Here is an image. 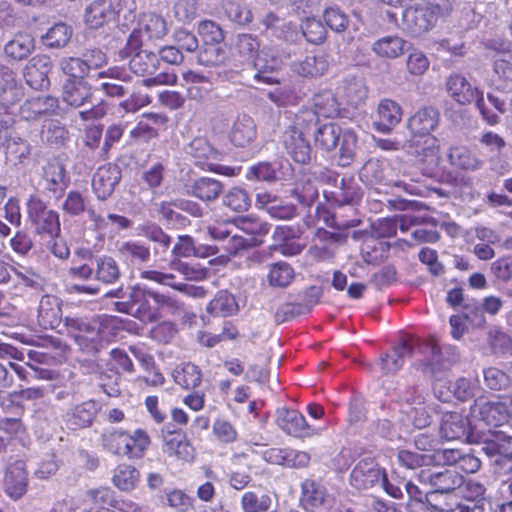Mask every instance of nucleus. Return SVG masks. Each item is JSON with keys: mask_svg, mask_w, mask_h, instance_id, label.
Wrapping results in <instances>:
<instances>
[{"mask_svg": "<svg viewBox=\"0 0 512 512\" xmlns=\"http://www.w3.org/2000/svg\"><path fill=\"white\" fill-rule=\"evenodd\" d=\"M29 477L26 463L23 459H10L5 467L3 488L5 494L12 500L21 499L27 492Z\"/></svg>", "mask_w": 512, "mask_h": 512, "instance_id": "6e6552de", "label": "nucleus"}, {"mask_svg": "<svg viewBox=\"0 0 512 512\" xmlns=\"http://www.w3.org/2000/svg\"><path fill=\"white\" fill-rule=\"evenodd\" d=\"M329 63L324 55H307L304 59L295 61L292 70L305 78H317L328 70Z\"/></svg>", "mask_w": 512, "mask_h": 512, "instance_id": "2f4dec72", "label": "nucleus"}, {"mask_svg": "<svg viewBox=\"0 0 512 512\" xmlns=\"http://www.w3.org/2000/svg\"><path fill=\"white\" fill-rule=\"evenodd\" d=\"M167 504L177 512H193L194 499L181 489H173L166 494Z\"/></svg>", "mask_w": 512, "mask_h": 512, "instance_id": "69168bd1", "label": "nucleus"}, {"mask_svg": "<svg viewBox=\"0 0 512 512\" xmlns=\"http://www.w3.org/2000/svg\"><path fill=\"white\" fill-rule=\"evenodd\" d=\"M406 41L397 35L384 36L372 45V51L380 58L395 59L404 53Z\"/></svg>", "mask_w": 512, "mask_h": 512, "instance_id": "a19ab883", "label": "nucleus"}, {"mask_svg": "<svg viewBox=\"0 0 512 512\" xmlns=\"http://www.w3.org/2000/svg\"><path fill=\"white\" fill-rule=\"evenodd\" d=\"M121 276L116 260L107 255L96 259L95 279L104 284H114Z\"/></svg>", "mask_w": 512, "mask_h": 512, "instance_id": "de8ad7c7", "label": "nucleus"}, {"mask_svg": "<svg viewBox=\"0 0 512 512\" xmlns=\"http://www.w3.org/2000/svg\"><path fill=\"white\" fill-rule=\"evenodd\" d=\"M190 154L194 158L196 165L207 168L212 166L217 159L218 152L204 138H195L190 143Z\"/></svg>", "mask_w": 512, "mask_h": 512, "instance_id": "a18cd8bd", "label": "nucleus"}, {"mask_svg": "<svg viewBox=\"0 0 512 512\" xmlns=\"http://www.w3.org/2000/svg\"><path fill=\"white\" fill-rule=\"evenodd\" d=\"M483 450L486 454L495 456L494 472L499 476H505L512 471V452L507 453L503 446L495 441H487Z\"/></svg>", "mask_w": 512, "mask_h": 512, "instance_id": "49530a36", "label": "nucleus"}, {"mask_svg": "<svg viewBox=\"0 0 512 512\" xmlns=\"http://www.w3.org/2000/svg\"><path fill=\"white\" fill-rule=\"evenodd\" d=\"M326 498V489L313 479H306L301 484L300 503L309 512H314L321 507Z\"/></svg>", "mask_w": 512, "mask_h": 512, "instance_id": "c756f323", "label": "nucleus"}, {"mask_svg": "<svg viewBox=\"0 0 512 512\" xmlns=\"http://www.w3.org/2000/svg\"><path fill=\"white\" fill-rule=\"evenodd\" d=\"M59 68L67 77L65 81L85 80L90 73L86 62L79 57L62 58L59 62Z\"/></svg>", "mask_w": 512, "mask_h": 512, "instance_id": "3c124183", "label": "nucleus"}, {"mask_svg": "<svg viewBox=\"0 0 512 512\" xmlns=\"http://www.w3.org/2000/svg\"><path fill=\"white\" fill-rule=\"evenodd\" d=\"M116 324L117 318L112 316H66L63 327L65 333L74 339L81 350L96 353L101 347V333L105 329L116 328Z\"/></svg>", "mask_w": 512, "mask_h": 512, "instance_id": "f03ea898", "label": "nucleus"}, {"mask_svg": "<svg viewBox=\"0 0 512 512\" xmlns=\"http://www.w3.org/2000/svg\"><path fill=\"white\" fill-rule=\"evenodd\" d=\"M283 146L291 159L299 164H307L311 159V145L301 133L294 130H285Z\"/></svg>", "mask_w": 512, "mask_h": 512, "instance_id": "393cba45", "label": "nucleus"}, {"mask_svg": "<svg viewBox=\"0 0 512 512\" xmlns=\"http://www.w3.org/2000/svg\"><path fill=\"white\" fill-rule=\"evenodd\" d=\"M379 470L372 463L365 460L359 461L352 469L350 483L357 489H368L378 482Z\"/></svg>", "mask_w": 512, "mask_h": 512, "instance_id": "58836bf2", "label": "nucleus"}, {"mask_svg": "<svg viewBox=\"0 0 512 512\" xmlns=\"http://www.w3.org/2000/svg\"><path fill=\"white\" fill-rule=\"evenodd\" d=\"M419 261L427 267L433 277L444 274V265L439 261L438 253L430 247H423L418 253Z\"/></svg>", "mask_w": 512, "mask_h": 512, "instance_id": "338daca9", "label": "nucleus"}, {"mask_svg": "<svg viewBox=\"0 0 512 512\" xmlns=\"http://www.w3.org/2000/svg\"><path fill=\"white\" fill-rule=\"evenodd\" d=\"M62 99L74 108L92 103V86L86 80L65 81L62 87Z\"/></svg>", "mask_w": 512, "mask_h": 512, "instance_id": "bb28decb", "label": "nucleus"}, {"mask_svg": "<svg viewBox=\"0 0 512 512\" xmlns=\"http://www.w3.org/2000/svg\"><path fill=\"white\" fill-rule=\"evenodd\" d=\"M313 111L324 118H334L340 112V103L331 90H322L313 96Z\"/></svg>", "mask_w": 512, "mask_h": 512, "instance_id": "ea45409f", "label": "nucleus"}, {"mask_svg": "<svg viewBox=\"0 0 512 512\" xmlns=\"http://www.w3.org/2000/svg\"><path fill=\"white\" fill-rule=\"evenodd\" d=\"M26 206L28 220L38 236L42 239L60 236V215L56 210L49 208L37 195H31Z\"/></svg>", "mask_w": 512, "mask_h": 512, "instance_id": "20e7f679", "label": "nucleus"}, {"mask_svg": "<svg viewBox=\"0 0 512 512\" xmlns=\"http://www.w3.org/2000/svg\"><path fill=\"white\" fill-rule=\"evenodd\" d=\"M447 95L458 105L467 106L475 102L483 90L473 87L465 76L451 73L445 82Z\"/></svg>", "mask_w": 512, "mask_h": 512, "instance_id": "f8f14e48", "label": "nucleus"}, {"mask_svg": "<svg viewBox=\"0 0 512 512\" xmlns=\"http://www.w3.org/2000/svg\"><path fill=\"white\" fill-rule=\"evenodd\" d=\"M114 306L116 311L131 315L143 324L160 320L163 310L172 315L185 311L184 302L177 297L140 286L131 287L128 299L116 301Z\"/></svg>", "mask_w": 512, "mask_h": 512, "instance_id": "f257e3e1", "label": "nucleus"}, {"mask_svg": "<svg viewBox=\"0 0 512 512\" xmlns=\"http://www.w3.org/2000/svg\"><path fill=\"white\" fill-rule=\"evenodd\" d=\"M110 370L117 374L134 372V364L129 355L121 348H114L110 351Z\"/></svg>", "mask_w": 512, "mask_h": 512, "instance_id": "774afa93", "label": "nucleus"}, {"mask_svg": "<svg viewBox=\"0 0 512 512\" xmlns=\"http://www.w3.org/2000/svg\"><path fill=\"white\" fill-rule=\"evenodd\" d=\"M117 257L128 267L139 268L150 260V247L139 240L124 241L117 247Z\"/></svg>", "mask_w": 512, "mask_h": 512, "instance_id": "5701e85b", "label": "nucleus"}, {"mask_svg": "<svg viewBox=\"0 0 512 512\" xmlns=\"http://www.w3.org/2000/svg\"><path fill=\"white\" fill-rule=\"evenodd\" d=\"M421 5H409L402 14V23L405 29L414 37H420L431 31L436 24Z\"/></svg>", "mask_w": 512, "mask_h": 512, "instance_id": "dca6fc26", "label": "nucleus"}, {"mask_svg": "<svg viewBox=\"0 0 512 512\" xmlns=\"http://www.w3.org/2000/svg\"><path fill=\"white\" fill-rule=\"evenodd\" d=\"M172 378L182 389L194 390L202 383V371L191 362H183L173 369Z\"/></svg>", "mask_w": 512, "mask_h": 512, "instance_id": "7c9ffc66", "label": "nucleus"}, {"mask_svg": "<svg viewBox=\"0 0 512 512\" xmlns=\"http://www.w3.org/2000/svg\"><path fill=\"white\" fill-rule=\"evenodd\" d=\"M85 512H118L120 501L109 486H99L85 492Z\"/></svg>", "mask_w": 512, "mask_h": 512, "instance_id": "9b49d317", "label": "nucleus"}, {"mask_svg": "<svg viewBox=\"0 0 512 512\" xmlns=\"http://www.w3.org/2000/svg\"><path fill=\"white\" fill-rule=\"evenodd\" d=\"M341 128L336 123H325L317 128L314 134V145L325 152L333 151L340 140Z\"/></svg>", "mask_w": 512, "mask_h": 512, "instance_id": "79ce46f5", "label": "nucleus"}, {"mask_svg": "<svg viewBox=\"0 0 512 512\" xmlns=\"http://www.w3.org/2000/svg\"><path fill=\"white\" fill-rule=\"evenodd\" d=\"M121 179L118 165L108 163L98 167L92 178V188L96 196L105 200L111 196Z\"/></svg>", "mask_w": 512, "mask_h": 512, "instance_id": "a211bd4d", "label": "nucleus"}, {"mask_svg": "<svg viewBox=\"0 0 512 512\" xmlns=\"http://www.w3.org/2000/svg\"><path fill=\"white\" fill-rule=\"evenodd\" d=\"M223 189L224 186L219 180L201 177L192 183L189 193L203 202H211L222 194Z\"/></svg>", "mask_w": 512, "mask_h": 512, "instance_id": "c9c22d12", "label": "nucleus"}, {"mask_svg": "<svg viewBox=\"0 0 512 512\" xmlns=\"http://www.w3.org/2000/svg\"><path fill=\"white\" fill-rule=\"evenodd\" d=\"M34 49L33 35L26 31H19L5 44L4 53L11 60L21 61L29 57Z\"/></svg>", "mask_w": 512, "mask_h": 512, "instance_id": "cd10ccee", "label": "nucleus"}, {"mask_svg": "<svg viewBox=\"0 0 512 512\" xmlns=\"http://www.w3.org/2000/svg\"><path fill=\"white\" fill-rule=\"evenodd\" d=\"M161 448L168 458L192 463L196 458V448L188 437L186 431L171 424L164 425L160 429Z\"/></svg>", "mask_w": 512, "mask_h": 512, "instance_id": "423d86ee", "label": "nucleus"}, {"mask_svg": "<svg viewBox=\"0 0 512 512\" xmlns=\"http://www.w3.org/2000/svg\"><path fill=\"white\" fill-rule=\"evenodd\" d=\"M439 122L440 113L436 108L432 106L420 108L407 121L410 137L433 136L432 132L438 127Z\"/></svg>", "mask_w": 512, "mask_h": 512, "instance_id": "ddd939ff", "label": "nucleus"}, {"mask_svg": "<svg viewBox=\"0 0 512 512\" xmlns=\"http://www.w3.org/2000/svg\"><path fill=\"white\" fill-rule=\"evenodd\" d=\"M295 278L292 266L285 261H278L270 265L267 280L270 286L285 288Z\"/></svg>", "mask_w": 512, "mask_h": 512, "instance_id": "8fccbe9b", "label": "nucleus"}, {"mask_svg": "<svg viewBox=\"0 0 512 512\" xmlns=\"http://www.w3.org/2000/svg\"><path fill=\"white\" fill-rule=\"evenodd\" d=\"M72 30L65 23H56L45 34L44 39L48 47L60 48L64 47L70 40Z\"/></svg>", "mask_w": 512, "mask_h": 512, "instance_id": "0e129e2a", "label": "nucleus"}, {"mask_svg": "<svg viewBox=\"0 0 512 512\" xmlns=\"http://www.w3.org/2000/svg\"><path fill=\"white\" fill-rule=\"evenodd\" d=\"M117 10L112 0H93L85 9L84 21L91 29H98L114 21Z\"/></svg>", "mask_w": 512, "mask_h": 512, "instance_id": "412c9836", "label": "nucleus"}, {"mask_svg": "<svg viewBox=\"0 0 512 512\" xmlns=\"http://www.w3.org/2000/svg\"><path fill=\"white\" fill-rule=\"evenodd\" d=\"M43 177L47 189L53 193L63 192L68 185L65 165L58 159H52L44 167Z\"/></svg>", "mask_w": 512, "mask_h": 512, "instance_id": "4c0bfd02", "label": "nucleus"}, {"mask_svg": "<svg viewBox=\"0 0 512 512\" xmlns=\"http://www.w3.org/2000/svg\"><path fill=\"white\" fill-rule=\"evenodd\" d=\"M409 149L423 174L434 175L441 161L439 139L435 136L410 137Z\"/></svg>", "mask_w": 512, "mask_h": 512, "instance_id": "0eeeda50", "label": "nucleus"}, {"mask_svg": "<svg viewBox=\"0 0 512 512\" xmlns=\"http://www.w3.org/2000/svg\"><path fill=\"white\" fill-rule=\"evenodd\" d=\"M59 100L55 96L40 95L28 98L19 109L20 117L26 121H37L55 115Z\"/></svg>", "mask_w": 512, "mask_h": 512, "instance_id": "9d476101", "label": "nucleus"}, {"mask_svg": "<svg viewBox=\"0 0 512 512\" xmlns=\"http://www.w3.org/2000/svg\"><path fill=\"white\" fill-rule=\"evenodd\" d=\"M318 120L319 117L312 108L302 107L294 114L292 122L286 130H294L304 135L305 132L310 131L318 123Z\"/></svg>", "mask_w": 512, "mask_h": 512, "instance_id": "6e6d98bb", "label": "nucleus"}, {"mask_svg": "<svg viewBox=\"0 0 512 512\" xmlns=\"http://www.w3.org/2000/svg\"><path fill=\"white\" fill-rule=\"evenodd\" d=\"M440 432L442 437L446 440L461 439L466 434L465 423L458 415H448L441 423Z\"/></svg>", "mask_w": 512, "mask_h": 512, "instance_id": "680f3d73", "label": "nucleus"}, {"mask_svg": "<svg viewBox=\"0 0 512 512\" xmlns=\"http://www.w3.org/2000/svg\"><path fill=\"white\" fill-rule=\"evenodd\" d=\"M481 420L490 427H501L509 423L510 413L507 405L501 401H488L481 405Z\"/></svg>", "mask_w": 512, "mask_h": 512, "instance_id": "72a5a7b5", "label": "nucleus"}, {"mask_svg": "<svg viewBox=\"0 0 512 512\" xmlns=\"http://www.w3.org/2000/svg\"><path fill=\"white\" fill-rule=\"evenodd\" d=\"M51 66L50 57L45 54H37L30 58L23 72L26 83L33 89H42L48 85Z\"/></svg>", "mask_w": 512, "mask_h": 512, "instance_id": "aec40b11", "label": "nucleus"}, {"mask_svg": "<svg viewBox=\"0 0 512 512\" xmlns=\"http://www.w3.org/2000/svg\"><path fill=\"white\" fill-rule=\"evenodd\" d=\"M223 204L234 212L242 213L250 208L251 199L246 190L233 187L224 195Z\"/></svg>", "mask_w": 512, "mask_h": 512, "instance_id": "4d7b16f0", "label": "nucleus"}, {"mask_svg": "<svg viewBox=\"0 0 512 512\" xmlns=\"http://www.w3.org/2000/svg\"><path fill=\"white\" fill-rule=\"evenodd\" d=\"M99 407L94 400H87L75 405L64 416L66 426L71 430L90 427L95 421Z\"/></svg>", "mask_w": 512, "mask_h": 512, "instance_id": "4be33fe9", "label": "nucleus"}, {"mask_svg": "<svg viewBox=\"0 0 512 512\" xmlns=\"http://www.w3.org/2000/svg\"><path fill=\"white\" fill-rule=\"evenodd\" d=\"M256 135L257 128L253 118L242 115L233 123L229 139L236 147H247L256 139Z\"/></svg>", "mask_w": 512, "mask_h": 512, "instance_id": "c85d7f7f", "label": "nucleus"}, {"mask_svg": "<svg viewBox=\"0 0 512 512\" xmlns=\"http://www.w3.org/2000/svg\"><path fill=\"white\" fill-rule=\"evenodd\" d=\"M197 33L204 45H221L225 39L222 27L212 20L200 21Z\"/></svg>", "mask_w": 512, "mask_h": 512, "instance_id": "603ef678", "label": "nucleus"}, {"mask_svg": "<svg viewBox=\"0 0 512 512\" xmlns=\"http://www.w3.org/2000/svg\"><path fill=\"white\" fill-rule=\"evenodd\" d=\"M214 437L223 444H232L238 439V431L235 425L228 419L217 417L212 424Z\"/></svg>", "mask_w": 512, "mask_h": 512, "instance_id": "bf43d9fd", "label": "nucleus"}, {"mask_svg": "<svg viewBox=\"0 0 512 512\" xmlns=\"http://www.w3.org/2000/svg\"><path fill=\"white\" fill-rule=\"evenodd\" d=\"M164 113H143L137 125L131 130L130 135L135 139L149 140L156 138L160 129H164L168 122Z\"/></svg>", "mask_w": 512, "mask_h": 512, "instance_id": "a878e982", "label": "nucleus"}, {"mask_svg": "<svg viewBox=\"0 0 512 512\" xmlns=\"http://www.w3.org/2000/svg\"><path fill=\"white\" fill-rule=\"evenodd\" d=\"M463 476L457 470L445 469L431 476L435 492L449 493L463 485Z\"/></svg>", "mask_w": 512, "mask_h": 512, "instance_id": "09e8293b", "label": "nucleus"}, {"mask_svg": "<svg viewBox=\"0 0 512 512\" xmlns=\"http://www.w3.org/2000/svg\"><path fill=\"white\" fill-rule=\"evenodd\" d=\"M416 344L417 340L409 337L394 346L391 353L381 355L380 368L382 375L394 374L399 371L403 367L405 359L413 355Z\"/></svg>", "mask_w": 512, "mask_h": 512, "instance_id": "f3484780", "label": "nucleus"}, {"mask_svg": "<svg viewBox=\"0 0 512 512\" xmlns=\"http://www.w3.org/2000/svg\"><path fill=\"white\" fill-rule=\"evenodd\" d=\"M140 477V471L135 466L120 463L114 468L112 484L122 492H130L138 486Z\"/></svg>", "mask_w": 512, "mask_h": 512, "instance_id": "473e14b6", "label": "nucleus"}, {"mask_svg": "<svg viewBox=\"0 0 512 512\" xmlns=\"http://www.w3.org/2000/svg\"><path fill=\"white\" fill-rule=\"evenodd\" d=\"M275 423L285 434L295 438H308L318 434L305 416L296 409L281 407L276 410Z\"/></svg>", "mask_w": 512, "mask_h": 512, "instance_id": "1a4fd4ad", "label": "nucleus"}, {"mask_svg": "<svg viewBox=\"0 0 512 512\" xmlns=\"http://www.w3.org/2000/svg\"><path fill=\"white\" fill-rule=\"evenodd\" d=\"M448 159L452 166L462 170H477L483 161L467 146L455 145L449 149Z\"/></svg>", "mask_w": 512, "mask_h": 512, "instance_id": "e433bc0d", "label": "nucleus"}, {"mask_svg": "<svg viewBox=\"0 0 512 512\" xmlns=\"http://www.w3.org/2000/svg\"><path fill=\"white\" fill-rule=\"evenodd\" d=\"M411 405L406 413L414 427L422 429L429 426L431 424V415L424 398L421 395L416 396Z\"/></svg>", "mask_w": 512, "mask_h": 512, "instance_id": "5fc2aeb1", "label": "nucleus"}, {"mask_svg": "<svg viewBox=\"0 0 512 512\" xmlns=\"http://www.w3.org/2000/svg\"><path fill=\"white\" fill-rule=\"evenodd\" d=\"M138 30L141 31V34L144 33L149 40L156 41L167 35L168 26L164 17L148 12L141 15Z\"/></svg>", "mask_w": 512, "mask_h": 512, "instance_id": "f704fd0d", "label": "nucleus"}, {"mask_svg": "<svg viewBox=\"0 0 512 512\" xmlns=\"http://www.w3.org/2000/svg\"><path fill=\"white\" fill-rule=\"evenodd\" d=\"M159 64L158 54L144 50L130 59L129 67L134 74L143 77L142 83L146 87L175 85L178 77L174 72L164 71L156 74Z\"/></svg>", "mask_w": 512, "mask_h": 512, "instance_id": "39448f33", "label": "nucleus"}, {"mask_svg": "<svg viewBox=\"0 0 512 512\" xmlns=\"http://www.w3.org/2000/svg\"><path fill=\"white\" fill-rule=\"evenodd\" d=\"M63 301L61 298L46 294L40 299L38 312H37V323L43 329H57L61 324L64 323L62 316Z\"/></svg>", "mask_w": 512, "mask_h": 512, "instance_id": "2eb2a0df", "label": "nucleus"}, {"mask_svg": "<svg viewBox=\"0 0 512 512\" xmlns=\"http://www.w3.org/2000/svg\"><path fill=\"white\" fill-rule=\"evenodd\" d=\"M261 51V41L250 33L238 34L231 47L233 58L248 67L254 66Z\"/></svg>", "mask_w": 512, "mask_h": 512, "instance_id": "4468645a", "label": "nucleus"}, {"mask_svg": "<svg viewBox=\"0 0 512 512\" xmlns=\"http://www.w3.org/2000/svg\"><path fill=\"white\" fill-rule=\"evenodd\" d=\"M24 96V89L16 73L7 66L0 67V106L5 109L16 105Z\"/></svg>", "mask_w": 512, "mask_h": 512, "instance_id": "6ab92c4d", "label": "nucleus"}, {"mask_svg": "<svg viewBox=\"0 0 512 512\" xmlns=\"http://www.w3.org/2000/svg\"><path fill=\"white\" fill-rule=\"evenodd\" d=\"M340 142V160L342 165L346 166L351 164L356 156L358 137L352 129L341 131Z\"/></svg>", "mask_w": 512, "mask_h": 512, "instance_id": "e2e57ef3", "label": "nucleus"}, {"mask_svg": "<svg viewBox=\"0 0 512 512\" xmlns=\"http://www.w3.org/2000/svg\"><path fill=\"white\" fill-rule=\"evenodd\" d=\"M237 301L227 290H220L209 301L206 311L213 316H231L238 312Z\"/></svg>", "mask_w": 512, "mask_h": 512, "instance_id": "37998d69", "label": "nucleus"}, {"mask_svg": "<svg viewBox=\"0 0 512 512\" xmlns=\"http://www.w3.org/2000/svg\"><path fill=\"white\" fill-rule=\"evenodd\" d=\"M233 224L249 235V240L256 239L259 245L263 243V237L269 233L270 225L263 222L259 217L248 215L234 219Z\"/></svg>", "mask_w": 512, "mask_h": 512, "instance_id": "c03bdc74", "label": "nucleus"}, {"mask_svg": "<svg viewBox=\"0 0 512 512\" xmlns=\"http://www.w3.org/2000/svg\"><path fill=\"white\" fill-rule=\"evenodd\" d=\"M272 499L268 494L258 495L256 492L247 491L241 497L243 512H268Z\"/></svg>", "mask_w": 512, "mask_h": 512, "instance_id": "13d9d810", "label": "nucleus"}, {"mask_svg": "<svg viewBox=\"0 0 512 512\" xmlns=\"http://www.w3.org/2000/svg\"><path fill=\"white\" fill-rule=\"evenodd\" d=\"M103 448L118 457L129 460L144 458L152 445V437L145 428L128 430L112 428L102 434Z\"/></svg>", "mask_w": 512, "mask_h": 512, "instance_id": "7ed1b4c3", "label": "nucleus"}, {"mask_svg": "<svg viewBox=\"0 0 512 512\" xmlns=\"http://www.w3.org/2000/svg\"><path fill=\"white\" fill-rule=\"evenodd\" d=\"M302 35L307 42L320 45L326 41L327 31L323 23L315 17H307L301 23Z\"/></svg>", "mask_w": 512, "mask_h": 512, "instance_id": "864d4df0", "label": "nucleus"}, {"mask_svg": "<svg viewBox=\"0 0 512 512\" xmlns=\"http://www.w3.org/2000/svg\"><path fill=\"white\" fill-rule=\"evenodd\" d=\"M401 106L392 99H382L377 107L375 129L381 133H389L402 119Z\"/></svg>", "mask_w": 512, "mask_h": 512, "instance_id": "b1692460", "label": "nucleus"}, {"mask_svg": "<svg viewBox=\"0 0 512 512\" xmlns=\"http://www.w3.org/2000/svg\"><path fill=\"white\" fill-rule=\"evenodd\" d=\"M262 457L251 445L245 450L236 451L231 455V462L237 466H243L248 471L255 473L260 469Z\"/></svg>", "mask_w": 512, "mask_h": 512, "instance_id": "052dcab7", "label": "nucleus"}]
</instances>
